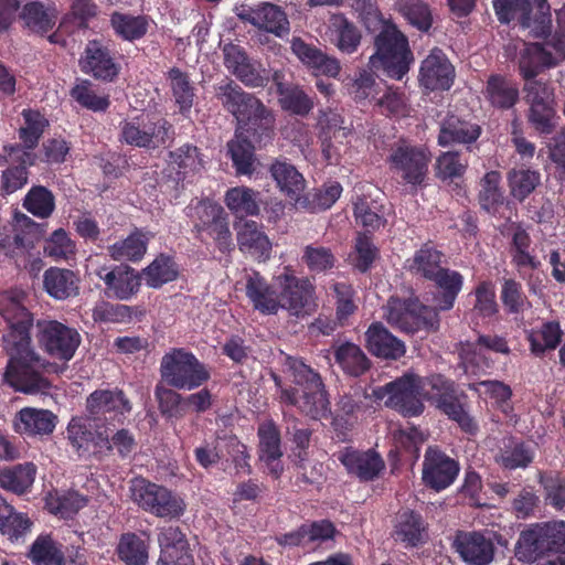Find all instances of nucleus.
Segmentation results:
<instances>
[{"mask_svg":"<svg viewBox=\"0 0 565 565\" xmlns=\"http://www.w3.org/2000/svg\"><path fill=\"white\" fill-rule=\"evenodd\" d=\"M537 7L535 17H532L529 11L520 17V24L523 29L530 31L534 38L546 36L552 26L550 4L546 0H534Z\"/></svg>","mask_w":565,"mask_h":565,"instance_id":"nucleus-57","label":"nucleus"},{"mask_svg":"<svg viewBox=\"0 0 565 565\" xmlns=\"http://www.w3.org/2000/svg\"><path fill=\"white\" fill-rule=\"evenodd\" d=\"M286 367L299 388L281 390L280 399L313 418L323 415L329 402L320 375L301 360L291 356L287 358Z\"/></svg>","mask_w":565,"mask_h":565,"instance_id":"nucleus-4","label":"nucleus"},{"mask_svg":"<svg viewBox=\"0 0 565 565\" xmlns=\"http://www.w3.org/2000/svg\"><path fill=\"white\" fill-rule=\"evenodd\" d=\"M484 350H492L498 353L508 354L510 349L507 341L498 335H481L477 343H466L462 345L460 356L465 364L476 365L482 367L488 366L484 361Z\"/></svg>","mask_w":565,"mask_h":565,"instance_id":"nucleus-37","label":"nucleus"},{"mask_svg":"<svg viewBox=\"0 0 565 565\" xmlns=\"http://www.w3.org/2000/svg\"><path fill=\"white\" fill-rule=\"evenodd\" d=\"M150 236L141 231H135L127 238L109 246V255L114 260L136 262L143 257Z\"/></svg>","mask_w":565,"mask_h":565,"instance_id":"nucleus-43","label":"nucleus"},{"mask_svg":"<svg viewBox=\"0 0 565 565\" xmlns=\"http://www.w3.org/2000/svg\"><path fill=\"white\" fill-rule=\"evenodd\" d=\"M13 426L19 434L49 435L56 426V416L46 409L25 407L15 415Z\"/></svg>","mask_w":565,"mask_h":565,"instance_id":"nucleus-31","label":"nucleus"},{"mask_svg":"<svg viewBox=\"0 0 565 565\" xmlns=\"http://www.w3.org/2000/svg\"><path fill=\"white\" fill-rule=\"evenodd\" d=\"M562 334L561 326L556 321L544 322L540 328L531 330L527 339L532 353L541 355L545 351L556 349L561 342Z\"/></svg>","mask_w":565,"mask_h":565,"instance_id":"nucleus-48","label":"nucleus"},{"mask_svg":"<svg viewBox=\"0 0 565 565\" xmlns=\"http://www.w3.org/2000/svg\"><path fill=\"white\" fill-rule=\"evenodd\" d=\"M81 67L84 73L103 81H113L119 72L108 50L97 40L87 43Z\"/></svg>","mask_w":565,"mask_h":565,"instance_id":"nucleus-26","label":"nucleus"},{"mask_svg":"<svg viewBox=\"0 0 565 565\" xmlns=\"http://www.w3.org/2000/svg\"><path fill=\"white\" fill-rule=\"evenodd\" d=\"M334 456L344 466L348 473L362 481L377 478L385 467L382 457L374 450L361 451L352 447H344Z\"/></svg>","mask_w":565,"mask_h":565,"instance_id":"nucleus-20","label":"nucleus"},{"mask_svg":"<svg viewBox=\"0 0 565 565\" xmlns=\"http://www.w3.org/2000/svg\"><path fill=\"white\" fill-rule=\"evenodd\" d=\"M440 289V295L435 297V305L431 307L437 310H449L462 288L463 278L455 270L440 268L429 278Z\"/></svg>","mask_w":565,"mask_h":565,"instance_id":"nucleus-35","label":"nucleus"},{"mask_svg":"<svg viewBox=\"0 0 565 565\" xmlns=\"http://www.w3.org/2000/svg\"><path fill=\"white\" fill-rule=\"evenodd\" d=\"M441 253L428 245L417 250L413 258L407 259V268L411 273L420 275L427 279L441 268Z\"/></svg>","mask_w":565,"mask_h":565,"instance_id":"nucleus-53","label":"nucleus"},{"mask_svg":"<svg viewBox=\"0 0 565 565\" xmlns=\"http://www.w3.org/2000/svg\"><path fill=\"white\" fill-rule=\"evenodd\" d=\"M334 358L341 369L352 375L359 376L369 369V360L359 345L347 342L334 351Z\"/></svg>","mask_w":565,"mask_h":565,"instance_id":"nucleus-47","label":"nucleus"},{"mask_svg":"<svg viewBox=\"0 0 565 565\" xmlns=\"http://www.w3.org/2000/svg\"><path fill=\"white\" fill-rule=\"evenodd\" d=\"M6 156L0 154V164L3 162L20 163V167L7 169L2 173L1 189L4 193L11 194L28 182L26 166H33L35 162V154L30 151H25L20 146H6L3 148Z\"/></svg>","mask_w":565,"mask_h":565,"instance_id":"nucleus-23","label":"nucleus"},{"mask_svg":"<svg viewBox=\"0 0 565 565\" xmlns=\"http://www.w3.org/2000/svg\"><path fill=\"white\" fill-rule=\"evenodd\" d=\"M274 287L278 290L279 309L297 318L309 315L315 306V287L307 278H300L286 267L274 277Z\"/></svg>","mask_w":565,"mask_h":565,"instance_id":"nucleus-10","label":"nucleus"},{"mask_svg":"<svg viewBox=\"0 0 565 565\" xmlns=\"http://www.w3.org/2000/svg\"><path fill=\"white\" fill-rule=\"evenodd\" d=\"M510 191L513 198L523 201L541 182V174L531 169H512L508 173Z\"/></svg>","mask_w":565,"mask_h":565,"instance_id":"nucleus-55","label":"nucleus"},{"mask_svg":"<svg viewBox=\"0 0 565 565\" xmlns=\"http://www.w3.org/2000/svg\"><path fill=\"white\" fill-rule=\"evenodd\" d=\"M455 77V70L440 49H433L422 62L420 84L429 90L449 89Z\"/></svg>","mask_w":565,"mask_h":565,"instance_id":"nucleus-21","label":"nucleus"},{"mask_svg":"<svg viewBox=\"0 0 565 565\" xmlns=\"http://www.w3.org/2000/svg\"><path fill=\"white\" fill-rule=\"evenodd\" d=\"M384 317L390 324L406 332H414L419 328H434L438 323L435 309L413 298L404 301L390 298L384 307Z\"/></svg>","mask_w":565,"mask_h":565,"instance_id":"nucleus-12","label":"nucleus"},{"mask_svg":"<svg viewBox=\"0 0 565 565\" xmlns=\"http://www.w3.org/2000/svg\"><path fill=\"white\" fill-rule=\"evenodd\" d=\"M460 557L469 565H488L494 556L491 539L479 532H460L454 542Z\"/></svg>","mask_w":565,"mask_h":565,"instance_id":"nucleus-24","label":"nucleus"},{"mask_svg":"<svg viewBox=\"0 0 565 565\" xmlns=\"http://www.w3.org/2000/svg\"><path fill=\"white\" fill-rule=\"evenodd\" d=\"M96 275L105 282L111 295L121 300L129 299L140 286L138 276L128 267L110 271L102 267L96 270Z\"/></svg>","mask_w":565,"mask_h":565,"instance_id":"nucleus-34","label":"nucleus"},{"mask_svg":"<svg viewBox=\"0 0 565 565\" xmlns=\"http://www.w3.org/2000/svg\"><path fill=\"white\" fill-rule=\"evenodd\" d=\"M170 164L178 170V174L186 177L190 173L200 172L204 168L196 147L185 145L170 153Z\"/></svg>","mask_w":565,"mask_h":565,"instance_id":"nucleus-59","label":"nucleus"},{"mask_svg":"<svg viewBox=\"0 0 565 565\" xmlns=\"http://www.w3.org/2000/svg\"><path fill=\"white\" fill-rule=\"evenodd\" d=\"M501 174L498 171H490L481 180L479 192V202L483 210L494 213L499 205L503 203V194L499 186Z\"/></svg>","mask_w":565,"mask_h":565,"instance_id":"nucleus-58","label":"nucleus"},{"mask_svg":"<svg viewBox=\"0 0 565 565\" xmlns=\"http://www.w3.org/2000/svg\"><path fill=\"white\" fill-rule=\"evenodd\" d=\"M160 373L170 386L179 390H194L210 377L204 364L184 349H173L161 360Z\"/></svg>","mask_w":565,"mask_h":565,"instance_id":"nucleus-7","label":"nucleus"},{"mask_svg":"<svg viewBox=\"0 0 565 565\" xmlns=\"http://www.w3.org/2000/svg\"><path fill=\"white\" fill-rule=\"evenodd\" d=\"M168 79L175 104L182 114L190 111L194 100V87L189 76L179 68L168 72Z\"/></svg>","mask_w":565,"mask_h":565,"instance_id":"nucleus-51","label":"nucleus"},{"mask_svg":"<svg viewBox=\"0 0 565 565\" xmlns=\"http://www.w3.org/2000/svg\"><path fill=\"white\" fill-rule=\"evenodd\" d=\"M242 129H238L234 139L228 143V153L238 174H252L254 171V147L244 136Z\"/></svg>","mask_w":565,"mask_h":565,"instance_id":"nucleus-46","label":"nucleus"},{"mask_svg":"<svg viewBox=\"0 0 565 565\" xmlns=\"http://www.w3.org/2000/svg\"><path fill=\"white\" fill-rule=\"evenodd\" d=\"M529 104V121L541 135H550L555 126L553 89L541 81L527 82L523 88Z\"/></svg>","mask_w":565,"mask_h":565,"instance_id":"nucleus-14","label":"nucleus"},{"mask_svg":"<svg viewBox=\"0 0 565 565\" xmlns=\"http://www.w3.org/2000/svg\"><path fill=\"white\" fill-rule=\"evenodd\" d=\"M20 18L30 31L43 34L55 25L57 12L54 8H45L41 2H31L23 7Z\"/></svg>","mask_w":565,"mask_h":565,"instance_id":"nucleus-41","label":"nucleus"},{"mask_svg":"<svg viewBox=\"0 0 565 565\" xmlns=\"http://www.w3.org/2000/svg\"><path fill=\"white\" fill-rule=\"evenodd\" d=\"M430 158V152L425 147L399 141L392 148L387 163L390 170L403 181L419 185L427 177Z\"/></svg>","mask_w":565,"mask_h":565,"instance_id":"nucleus-11","label":"nucleus"},{"mask_svg":"<svg viewBox=\"0 0 565 565\" xmlns=\"http://www.w3.org/2000/svg\"><path fill=\"white\" fill-rule=\"evenodd\" d=\"M245 292L254 309L264 315H276L278 306V290L274 282L267 280L255 270H246L244 274Z\"/></svg>","mask_w":565,"mask_h":565,"instance_id":"nucleus-25","label":"nucleus"},{"mask_svg":"<svg viewBox=\"0 0 565 565\" xmlns=\"http://www.w3.org/2000/svg\"><path fill=\"white\" fill-rule=\"evenodd\" d=\"M291 50L305 65L317 74L335 77L341 70L340 63L335 57L324 54L317 47L303 42L300 38L292 39Z\"/></svg>","mask_w":565,"mask_h":565,"instance_id":"nucleus-30","label":"nucleus"},{"mask_svg":"<svg viewBox=\"0 0 565 565\" xmlns=\"http://www.w3.org/2000/svg\"><path fill=\"white\" fill-rule=\"evenodd\" d=\"M547 552L565 553L564 521L535 524L521 532L515 548L520 561L531 563Z\"/></svg>","mask_w":565,"mask_h":565,"instance_id":"nucleus-6","label":"nucleus"},{"mask_svg":"<svg viewBox=\"0 0 565 565\" xmlns=\"http://www.w3.org/2000/svg\"><path fill=\"white\" fill-rule=\"evenodd\" d=\"M259 436V458L266 463L274 477H279L282 471L280 457V435L277 427L271 422L264 423L258 428Z\"/></svg>","mask_w":565,"mask_h":565,"instance_id":"nucleus-33","label":"nucleus"},{"mask_svg":"<svg viewBox=\"0 0 565 565\" xmlns=\"http://www.w3.org/2000/svg\"><path fill=\"white\" fill-rule=\"evenodd\" d=\"M24 124L19 129V137L23 142V149L32 152L49 125L47 119L39 111L24 109L22 111Z\"/></svg>","mask_w":565,"mask_h":565,"instance_id":"nucleus-52","label":"nucleus"},{"mask_svg":"<svg viewBox=\"0 0 565 565\" xmlns=\"http://www.w3.org/2000/svg\"><path fill=\"white\" fill-rule=\"evenodd\" d=\"M484 96L493 107L509 109L519 99V88L505 78L493 75L487 83Z\"/></svg>","mask_w":565,"mask_h":565,"instance_id":"nucleus-42","label":"nucleus"},{"mask_svg":"<svg viewBox=\"0 0 565 565\" xmlns=\"http://www.w3.org/2000/svg\"><path fill=\"white\" fill-rule=\"evenodd\" d=\"M235 230L237 244L242 252L247 253L259 260H266L269 258L271 243L259 224L255 221L241 220L236 223Z\"/></svg>","mask_w":565,"mask_h":565,"instance_id":"nucleus-27","label":"nucleus"},{"mask_svg":"<svg viewBox=\"0 0 565 565\" xmlns=\"http://www.w3.org/2000/svg\"><path fill=\"white\" fill-rule=\"evenodd\" d=\"M236 13L239 19L280 38L289 31L285 12L275 4L267 2L256 7L242 4L236 8Z\"/></svg>","mask_w":565,"mask_h":565,"instance_id":"nucleus-19","label":"nucleus"},{"mask_svg":"<svg viewBox=\"0 0 565 565\" xmlns=\"http://www.w3.org/2000/svg\"><path fill=\"white\" fill-rule=\"evenodd\" d=\"M23 206L34 216L45 218L54 211V196L44 186H33L25 195Z\"/></svg>","mask_w":565,"mask_h":565,"instance_id":"nucleus-62","label":"nucleus"},{"mask_svg":"<svg viewBox=\"0 0 565 565\" xmlns=\"http://www.w3.org/2000/svg\"><path fill=\"white\" fill-rule=\"evenodd\" d=\"M394 394L385 405L404 416H418L424 411L423 401H429L450 419L467 431L473 429V422L465 412L454 390V384L440 375L423 379L413 373L393 381Z\"/></svg>","mask_w":565,"mask_h":565,"instance_id":"nucleus-2","label":"nucleus"},{"mask_svg":"<svg viewBox=\"0 0 565 565\" xmlns=\"http://www.w3.org/2000/svg\"><path fill=\"white\" fill-rule=\"evenodd\" d=\"M39 345L52 358L70 361L81 343L75 330L55 320H40L36 323Z\"/></svg>","mask_w":565,"mask_h":565,"instance_id":"nucleus-13","label":"nucleus"},{"mask_svg":"<svg viewBox=\"0 0 565 565\" xmlns=\"http://www.w3.org/2000/svg\"><path fill=\"white\" fill-rule=\"evenodd\" d=\"M177 277V269L173 262L169 257L160 256L156 258L142 271V279L146 285L158 288L163 284L172 281Z\"/></svg>","mask_w":565,"mask_h":565,"instance_id":"nucleus-61","label":"nucleus"},{"mask_svg":"<svg viewBox=\"0 0 565 565\" xmlns=\"http://www.w3.org/2000/svg\"><path fill=\"white\" fill-rule=\"evenodd\" d=\"M481 134L478 125L462 121L456 116L447 118L441 127L438 143L443 147L452 142L470 143L476 141Z\"/></svg>","mask_w":565,"mask_h":565,"instance_id":"nucleus-38","label":"nucleus"},{"mask_svg":"<svg viewBox=\"0 0 565 565\" xmlns=\"http://www.w3.org/2000/svg\"><path fill=\"white\" fill-rule=\"evenodd\" d=\"M0 315L9 324L4 335L9 354L4 382L25 394L46 392L50 383L40 374L45 362L31 349L29 330L32 319L21 303L20 292H4L0 296Z\"/></svg>","mask_w":565,"mask_h":565,"instance_id":"nucleus-1","label":"nucleus"},{"mask_svg":"<svg viewBox=\"0 0 565 565\" xmlns=\"http://www.w3.org/2000/svg\"><path fill=\"white\" fill-rule=\"evenodd\" d=\"M565 60V42L552 44L548 40L544 44L522 42L518 66L521 76L527 82L545 68L553 67Z\"/></svg>","mask_w":565,"mask_h":565,"instance_id":"nucleus-15","label":"nucleus"},{"mask_svg":"<svg viewBox=\"0 0 565 565\" xmlns=\"http://www.w3.org/2000/svg\"><path fill=\"white\" fill-rule=\"evenodd\" d=\"M66 438L79 457L100 458V449L107 447L106 431L93 430L90 424L81 417L71 419L66 428Z\"/></svg>","mask_w":565,"mask_h":565,"instance_id":"nucleus-18","label":"nucleus"},{"mask_svg":"<svg viewBox=\"0 0 565 565\" xmlns=\"http://www.w3.org/2000/svg\"><path fill=\"white\" fill-rule=\"evenodd\" d=\"M395 539L409 546H416L426 537L422 516L414 511L404 510L397 514L395 524Z\"/></svg>","mask_w":565,"mask_h":565,"instance_id":"nucleus-40","label":"nucleus"},{"mask_svg":"<svg viewBox=\"0 0 565 565\" xmlns=\"http://www.w3.org/2000/svg\"><path fill=\"white\" fill-rule=\"evenodd\" d=\"M115 33L124 40L135 41L142 38L148 30V20L142 15L114 12L110 19Z\"/></svg>","mask_w":565,"mask_h":565,"instance_id":"nucleus-50","label":"nucleus"},{"mask_svg":"<svg viewBox=\"0 0 565 565\" xmlns=\"http://www.w3.org/2000/svg\"><path fill=\"white\" fill-rule=\"evenodd\" d=\"M44 288L53 298L66 299L77 295L78 279L72 270L50 268L44 274Z\"/></svg>","mask_w":565,"mask_h":565,"instance_id":"nucleus-39","label":"nucleus"},{"mask_svg":"<svg viewBox=\"0 0 565 565\" xmlns=\"http://www.w3.org/2000/svg\"><path fill=\"white\" fill-rule=\"evenodd\" d=\"M29 557L35 565H61L63 553L50 536H39L31 546Z\"/></svg>","mask_w":565,"mask_h":565,"instance_id":"nucleus-60","label":"nucleus"},{"mask_svg":"<svg viewBox=\"0 0 565 565\" xmlns=\"http://www.w3.org/2000/svg\"><path fill=\"white\" fill-rule=\"evenodd\" d=\"M117 552L127 565H143L148 561V547L143 540L134 533L124 534Z\"/></svg>","mask_w":565,"mask_h":565,"instance_id":"nucleus-56","label":"nucleus"},{"mask_svg":"<svg viewBox=\"0 0 565 565\" xmlns=\"http://www.w3.org/2000/svg\"><path fill=\"white\" fill-rule=\"evenodd\" d=\"M87 411L93 416L117 418L131 411V405L125 394L119 390H97L86 402Z\"/></svg>","mask_w":565,"mask_h":565,"instance_id":"nucleus-28","label":"nucleus"},{"mask_svg":"<svg viewBox=\"0 0 565 565\" xmlns=\"http://www.w3.org/2000/svg\"><path fill=\"white\" fill-rule=\"evenodd\" d=\"M76 246L68 234L58 228L45 241L44 254L54 260H68L75 255Z\"/></svg>","mask_w":565,"mask_h":565,"instance_id":"nucleus-64","label":"nucleus"},{"mask_svg":"<svg viewBox=\"0 0 565 565\" xmlns=\"http://www.w3.org/2000/svg\"><path fill=\"white\" fill-rule=\"evenodd\" d=\"M533 460V451L530 446L509 440L497 461L509 469L526 467Z\"/></svg>","mask_w":565,"mask_h":565,"instance_id":"nucleus-63","label":"nucleus"},{"mask_svg":"<svg viewBox=\"0 0 565 565\" xmlns=\"http://www.w3.org/2000/svg\"><path fill=\"white\" fill-rule=\"evenodd\" d=\"M326 38L341 52L348 54L353 53L361 41L356 26L342 14H334L329 19Z\"/></svg>","mask_w":565,"mask_h":565,"instance_id":"nucleus-32","label":"nucleus"},{"mask_svg":"<svg viewBox=\"0 0 565 565\" xmlns=\"http://www.w3.org/2000/svg\"><path fill=\"white\" fill-rule=\"evenodd\" d=\"M459 472L458 463L437 448L429 447L423 463V480L440 491L454 483Z\"/></svg>","mask_w":565,"mask_h":565,"instance_id":"nucleus-17","label":"nucleus"},{"mask_svg":"<svg viewBox=\"0 0 565 565\" xmlns=\"http://www.w3.org/2000/svg\"><path fill=\"white\" fill-rule=\"evenodd\" d=\"M88 500L85 495L74 491L49 493L45 498V507L50 513L62 519L72 518L84 508Z\"/></svg>","mask_w":565,"mask_h":565,"instance_id":"nucleus-45","label":"nucleus"},{"mask_svg":"<svg viewBox=\"0 0 565 565\" xmlns=\"http://www.w3.org/2000/svg\"><path fill=\"white\" fill-rule=\"evenodd\" d=\"M374 44L376 51L370 57V65L374 68H383L392 78L401 79L409 71L413 62L406 36L397 30L395 24L383 22Z\"/></svg>","mask_w":565,"mask_h":565,"instance_id":"nucleus-5","label":"nucleus"},{"mask_svg":"<svg viewBox=\"0 0 565 565\" xmlns=\"http://www.w3.org/2000/svg\"><path fill=\"white\" fill-rule=\"evenodd\" d=\"M365 341L369 351L383 359L397 360L406 352L404 342L388 332L380 322L369 327Z\"/></svg>","mask_w":565,"mask_h":565,"instance_id":"nucleus-29","label":"nucleus"},{"mask_svg":"<svg viewBox=\"0 0 565 565\" xmlns=\"http://www.w3.org/2000/svg\"><path fill=\"white\" fill-rule=\"evenodd\" d=\"M190 216L199 233L206 232L223 252L232 246V234L224 209L212 201L204 200L190 207Z\"/></svg>","mask_w":565,"mask_h":565,"instance_id":"nucleus-16","label":"nucleus"},{"mask_svg":"<svg viewBox=\"0 0 565 565\" xmlns=\"http://www.w3.org/2000/svg\"><path fill=\"white\" fill-rule=\"evenodd\" d=\"M270 174L284 194L299 202L300 194L306 188V180L291 163L276 161L270 167Z\"/></svg>","mask_w":565,"mask_h":565,"instance_id":"nucleus-36","label":"nucleus"},{"mask_svg":"<svg viewBox=\"0 0 565 565\" xmlns=\"http://www.w3.org/2000/svg\"><path fill=\"white\" fill-rule=\"evenodd\" d=\"M279 73H275L279 103L282 109L296 115H307L313 108V100L299 86H284L279 82Z\"/></svg>","mask_w":565,"mask_h":565,"instance_id":"nucleus-44","label":"nucleus"},{"mask_svg":"<svg viewBox=\"0 0 565 565\" xmlns=\"http://www.w3.org/2000/svg\"><path fill=\"white\" fill-rule=\"evenodd\" d=\"M222 105L236 118L239 128L250 132L257 142L266 143L273 137L274 116L265 105L245 93L237 84L226 82L215 88Z\"/></svg>","mask_w":565,"mask_h":565,"instance_id":"nucleus-3","label":"nucleus"},{"mask_svg":"<svg viewBox=\"0 0 565 565\" xmlns=\"http://www.w3.org/2000/svg\"><path fill=\"white\" fill-rule=\"evenodd\" d=\"M35 472L33 463L4 469L0 472V487L14 493H23L32 486Z\"/></svg>","mask_w":565,"mask_h":565,"instance_id":"nucleus-49","label":"nucleus"},{"mask_svg":"<svg viewBox=\"0 0 565 565\" xmlns=\"http://www.w3.org/2000/svg\"><path fill=\"white\" fill-rule=\"evenodd\" d=\"M257 194L245 186L230 189L225 194L226 206L241 215H256L259 212Z\"/></svg>","mask_w":565,"mask_h":565,"instance_id":"nucleus-54","label":"nucleus"},{"mask_svg":"<svg viewBox=\"0 0 565 565\" xmlns=\"http://www.w3.org/2000/svg\"><path fill=\"white\" fill-rule=\"evenodd\" d=\"M130 493L139 508L158 518L177 519L185 511V503L180 495L143 478L131 480Z\"/></svg>","mask_w":565,"mask_h":565,"instance_id":"nucleus-8","label":"nucleus"},{"mask_svg":"<svg viewBox=\"0 0 565 565\" xmlns=\"http://www.w3.org/2000/svg\"><path fill=\"white\" fill-rule=\"evenodd\" d=\"M224 64L241 82L247 86L262 87L268 81V74L260 65L252 63L245 52L235 44L223 47Z\"/></svg>","mask_w":565,"mask_h":565,"instance_id":"nucleus-22","label":"nucleus"},{"mask_svg":"<svg viewBox=\"0 0 565 565\" xmlns=\"http://www.w3.org/2000/svg\"><path fill=\"white\" fill-rule=\"evenodd\" d=\"M172 126L158 116L142 114L120 124V140L138 148H159L171 141Z\"/></svg>","mask_w":565,"mask_h":565,"instance_id":"nucleus-9","label":"nucleus"}]
</instances>
